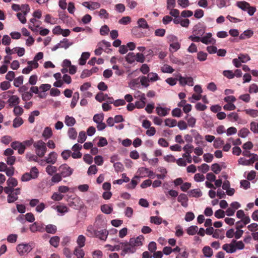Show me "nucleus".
Masks as SVG:
<instances>
[{
  "label": "nucleus",
  "instance_id": "obj_29",
  "mask_svg": "<svg viewBox=\"0 0 258 258\" xmlns=\"http://www.w3.org/2000/svg\"><path fill=\"white\" fill-rule=\"evenodd\" d=\"M57 171V167L52 165H47L45 168L46 172L50 176H52L54 174L56 173Z\"/></svg>",
  "mask_w": 258,
  "mask_h": 258
},
{
  "label": "nucleus",
  "instance_id": "obj_52",
  "mask_svg": "<svg viewBox=\"0 0 258 258\" xmlns=\"http://www.w3.org/2000/svg\"><path fill=\"white\" fill-rule=\"evenodd\" d=\"M63 177L60 174V173H55L52 175L51 181L52 182L56 183H58L62 180Z\"/></svg>",
  "mask_w": 258,
  "mask_h": 258
},
{
  "label": "nucleus",
  "instance_id": "obj_53",
  "mask_svg": "<svg viewBox=\"0 0 258 258\" xmlns=\"http://www.w3.org/2000/svg\"><path fill=\"white\" fill-rule=\"evenodd\" d=\"M198 231V227L197 226L192 225L189 227L187 230V233L189 235H194Z\"/></svg>",
  "mask_w": 258,
  "mask_h": 258
},
{
  "label": "nucleus",
  "instance_id": "obj_54",
  "mask_svg": "<svg viewBox=\"0 0 258 258\" xmlns=\"http://www.w3.org/2000/svg\"><path fill=\"white\" fill-rule=\"evenodd\" d=\"M150 222L156 225H160L163 222V219L160 217L151 216L150 217Z\"/></svg>",
  "mask_w": 258,
  "mask_h": 258
},
{
  "label": "nucleus",
  "instance_id": "obj_55",
  "mask_svg": "<svg viewBox=\"0 0 258 258\" xmlns=\"http://www.w3.org/2000/svg\"><path fill=\"white\" fill-rule=\"evenodd\" d=\"M161 70L162 73L169 74H171L174 71V70L172 68V67L168 64H164L161 68Z\"/></svg>",
  "mask_w": 258,
  "mask_h": 258
},
{
  "label": "nucleus",
  "instance_id": "obj_24",
  "mask_svg": "<svg viewBox=\"0 0 258 258\" xmlns=\"http://www.w3.org/2000/svg\"><path fill=\"white\" fill-rule=\"evenodd\" d=\"M202 252L205 257L210 258L213 255V250L209 246H205L203 248Z\"/></svg>",
  "mask_w": 258,
  "mask_h": 258
},
{
  "label": "nucleus",
  "instance_id": "obj_45",
  "mask_svg": "<svg viewBox=\"0 0 258 258\" xmlns=\"http://www.w3.org/2000/svg\"><path fill=\"white\" fill-rule=\"evenodd\" d=\"M136 54L134 52H129L125 57V60L128 63H133L136 61Z\"/></svg>",
  "mask_w": 258,
  "mask_h": 258
},
{
  "label": "nucleus",
  "instance_id": "obj_18",
  "mask_svg": "<svg viewBox=\"0 0 258 258\" xmlns=\"http://www.w3.org/2000/svg\"><path fill=\"white\" fill-rule=\"evenodd\" d=\"M177 201L180 203L182 206L187 207L188 206V198L185 194H180L177 198Z\"/></svg>",
  "mask_w": 258,
  "mask_h": 258
},
{
  "label": "nucleus",
  "instance_id": "obj_60",
  "mask_svg": "<svg viewBox=\"0 0 258 258\" xmlns=\"http://www.w3.org/2000/svg\"><path fill=\"white\" fill-rule=\"evenodd\" d=\"M104 119V114L103 113L96 114L94 115L93 120L96 123L102 122Z\"/></svg>",
  "mask_w": 258,
  "mask_h": 258
},
{
  "label": "nucleus",
  "instance_id": "obj_59",
  "mask_svg": "<svg viewBox=\"0 0 258 258\" xmlns=\"http://www.w3.org/2000/svg\"><path fill=\"white\" fill-rule=\"evenodd\" d=\"M188 116H189V115L187 114L186 115V116L185 117V119H186L187 122V124L189 126H190L191 127H193L195 126L196 122V119L192 116H191V117L188 118Z\"/></svg>",
  "mask_w": 258,
  "mask_h": 258
},
{
  "label": "nucleus",
  "instance_id": "obj_50",
  "mask_svg": "<svg viewBox=\"0 0 258 258\" xmlns=\"http://www.w3.org/2000/svg\"><path fill=\"white\" fill-rule=\"evenodd\" d=\"M59 240L60 238L58 236H54L50 239L49 243L52 246H54V247H57L58 245Z\"/></svg>",
  "mask_w": 258,
  "mask_h": 258
},
{
  "label": "nucleus",
  "instance_id": "obj_2",
  "mask_svg": "<svg viewBox=\"0 0 258 258\" xmlns=\"http://www.w3.org/2000/svg\"><path fill=\"white\" fill-rule=\"evenodd\" d=\"M36 155L39 157H43L46 151V144L42 140H39L33 144Z\"/></svg>",
  "mask_w": 258,
  "mask_h": 258
},
{
  "label": "nucleus",
  "instance_id": "obj_8",
  "mask_svg": "<svg viewBox=\"0 0 258 258\" xmlns=\"http://www.w3.org/2000/svg\"><path fill=\"white\" fill-rule=\"evenodd\" d=\"M201 42L206 45L214 44L216 43V40L212 37V33L209 32L201 37Z\"/></svg>",
  "mask_w": 258,
  "mask_h": 258
},
{
  "label": "nucleus",
  "instance_id": "obj_33",
  "mask_svg": "<svg viewBox=\"0 0 258 258\" xmlns=\"http://www.w3.org/2000/svg\"><path fill=\"white\" fill-rule=\"evenodd\" d=\"M137 24L139 28L143 29H148L149 28L147 21L144 18H140L138 19Z\"/></svg>",
  "mask_w": 258,
  "mask_h": 258
},
{
  "label": "nucleus",
  "instance_id": "obj_61",
  "mask_svg": "<svg viewBox=\"0 0 258 258\" xmlns=\"http://www.w3.org/2000/svg\"><path fill=\"white\" fill-rule=\"evenodd\" d=\"M227 117L230 121L232 122H235L238 120L239 115L236 112H231L228 114Z\"/></svg>",
  "mask_w": 258,
  "mask_h": 258
},
{
  "label": "nucleus",
  "instance_id": "obj_46",
  "mask_svg": "<svg viewBox=\"0 0 258 258\" xmlns=\"http://www.w3.org/2000/svg\"><path fill=\"white\" fill-rule=\"evenodd\" d=\"M180 48V44L178 41H176L174 43H171L170 44L169 49L170 51L172 52H174L179 49Z\"/></svg>",
  "mask_w": 258,
  "mask_h": 258
},
{
  "label": "nucleus",
  "instance_id": "obj_37",
  "mask_svg": "<svg viewBox=\"0 0 258 258\" xmlns=\"http://www.w3.org/2000/svg\"><path fill=\"white\" fill-rule=\"evenodd\" d=\"M61 41V48L67 49L70 46L73 44V42L70 41L67 38H63Z\"/></svg>",
  "mask_w": 258,
  "mask_h": 258
},
{
  "label": "nucleus",
  "instance_id": "obj_16",
  "mask_svg": "<svg viewBox=\"0 0 258 258\" xmlns=\"http://www.w3.org/2000/svg\"><path fill=\"white\" fill-rule=\"evenodd\" d=\"M191 132L195 133L194 139L196 144L199 146H204L203 137L195 130H191Z\"/></svg>",
  "mask_w": 258,
  "mask_h": 258
},
{
  "label": "nucleus",
  "instance_id": "obj_10",
  "mask_svg": "<svg viewBox=\"0 0 258 258\" xmlns=\"http://www.w3.org/2000/svg\"><path fill=\"white\" fill-rule=\"evenodd\" d=\"M82 5L91 11L98 9L101 6L99 3L93 1L84 2L82 4Z\"/></svg>",
  "mask_w": 258,
  "mask_h": 258
},
{
  "label": "nucleus",
  "instance_id": "obj_42",
  "mask_svg": "<svg viewBox=\"0 0 258 258\" xmlns=\"http://www.w3.org/2000/svg\"><path fill=\"white\" fill-rule=\"evenodd\" d=\"M140 80V83L142 86L147 88L149 86V82H150V80L146 76H143L139 78Z\"/></svg>",
  "mask_w": 258,
  "mask_h": 258
},
{
  "label": "nucleus",
  "instance_id": "obj_57",
  "mask_svg": "<svg viewBox=\"0 0 258 258\" xmlns=\"http://www.w3.org/2000/svg\"><path fill=\"white\" fill-rule=\"evenodd\" d=\"M238 58L242 63H245L250 60V57L247 54L240 53Z\"/></svg>",
  "mask_w": 258,
  "mask_h": 258
},
{
  "label": "nucleus",
  "instance_id": "obj_25",
  "mask_svg": "<svg viewBox=\"0 0 258 258\" xmlns=\"http://www.w3.org/2000/svg\"><path fill=\"white\" fill-rule=\"evenodd\" d=\"M205 29L201 26L196 25L194 27L193 30L194 34L202 36L205 33Z\"/></svg>",
  "mask_w": 258,
  "mask_h": 258
},
{
  "label": "nucleus",
  "instance_id": "obj_19",
  "mask_svg": "<svg viewBox=\"0 0 258 258\" xmlns=\"http://www.w3.org/2000/svg\"><path fill=\"white\" fill-rule=\"evenodd\" d=\"M170 109L167 107H162L158 106L156 108V111L158 115L165 116L168 114Z\"/></svg>",
  "mask_w": 258,
  "mask_h": 258
},
{
  "label": "nucleus",
  "instance_id": "obj_49",
  "mask_svg": "<svg viewBox=\"0 0 258 258\" xmlns=\"http://www.w3.org/2000/svg\"><path fill=\"white\" fill-rule=\"evenodd\" d=\"M147 77L150 79L151 82H156L160 79L158 74L153 72L149 73Z\"/></svg>",
  "mask_w": 258,
  "mask_h": 258
},
{
  "label": "nucleus",
  "instance_id": "obj_14",
  "mask_svg": "<svg viewBox=\"0 0 258 258\" xmlns=\"http://www.w3.org/2000/svg\"><path fill=\"white\" fill-rule=\"evenodd\" d=\"M57 158V155L56 153L52 151L45 157V162L48 164H54L56 162Z\"/></svg>",
  "mask_w": 258,
  "mask_h": 258
},
{
  "label": "nucleus",
  "instance_id": "obj_13",
  "mask_svg": "<svg viewBox=\"0 0 258 258\" xmlns=\"http://www.w3.org/2000/svg\"><path fill=\"white\" fill-rule=\"evenodd\" d=\"M24 7H26V11L23 13H18L17 16L18 19L22 24H25L26 22V16L30 11V8L28 5H24Z\"/></svg>",
  "mask_w": 258,
  "mask_h": 258
},
{
  "label": "nucleus",
  "instance_id": "obj_47",
  "mask_svg": "<svg viewBox=\"0 0 258 258\" xmlns=\"http://www.w3.org/2000/svg\"><path fill=\"white\" fill-rule=\"evenodd\" d=\"M45 230L48 233L54 234L57 231V227L54 225L48 224L46 226Z\"/></svg>",
  "mask_w": 258,
  "mask_h": 258
},
{
  "label": "nucleus",
  "instance_id": "obj_28",
  "mask_svg": "<svg viewBox=\"0 0 258 258\" xmlns=\"http://www.w3.org/2000/svg\"><path fill=\"white\" fill-rule=\"evenodd\" d=\"M76 119L72 116L66 115L64 119V123L68 126L72 127L76 123Z\"/></svg>",
  "mask_w": 258,
  "mask_h": 258
},
{
  "label": "nucleus",
  "instance_id": "obj_20",
  "mask_svg": "<svg viewBox=\"0 0 258 258\" xmlns=\"http://www.w3.org/2000/svg\"><path fill=\"white\" fill-rule=\"evenodd\" d=\"M222 248L223 250L226 251L227 253H232L236 251V248L234 244L232 243L225 244L223 245Z\"/></svg>",
  "mask_w": 258,
  "mask_h": 258
},
{
  "label": "nucleus",
  "instance_id": "obj_48",
  "mask_svg": "<svg viewBox=\"0 0 258 258\" xmlns=\"http://www.w3.org/2000/svg\"><path fill=\"white\" fill-rule=\"evenodd\" d=\"M24 77L23 76H19L14 79V85L17 88H19L23 83Z\"/></svg>",
  "mask_w": 258,
  "mask_h": 258
},
{
  "label": "nucleus",
  "instance_id": "obj_43",
  "mask_svg": "<svg viewBox=\"0 0 258 258\" xmlns=\"http://www.w3.org/2000/svg\"><path fill=\"white\" fill-rule=\"evenodd\" d=\"M244 112L246 114L249 115L252 117H256L258 116V110L253 109H246Z\"/></svg>",
  "mask_w": 258,
  "mask_h": 258
},
{
  "label": "nucleus",
  "instance_id": "obj_38",
  "mask_svg": "<svg viewBox=\"0 0 258 258\" xmlns=\"http://www.w3.org/2000/svg\"><path fill=\"white\" fill-rule=\"evenodd\" d=\"M86 237L83 235H79L77 239V243L78 247H84L85 244Z\"/></svg>",
  "mask_w": 258,
  "mask_h": 258
},
{
  "label": "nucleus",
  "instance_id": "obj_22",
  "mask_svg": "<svg viewBox=\"0 0 258 258\" xmlns=\"http://www.w3.org/2000/svg\"><path fill=\"white\" fill-rule=\"evenodd\" d=\"M102 212L105 214H110L113 211L112 204H104L100 208Z\"/></svg>",
  "mask_w": 258,
  "mask_h": 258
},
{
  "label": "nucleus",
  "instance_id": "obj_30",
  "mask_svg": "<svg viewBox=\"0 0 258 258\" xmlns=\"http://www.w3.org/2000/svg\"><path fill=\"white\" fill-rule=\"evenodd\" d=\"M52 136V132L51 128L49 127H46L42 133V137L45 140H46L50 138Z\"/></svg>",
  "mask_w": 258,
  "mask_h": 258
},
{
  "label": "nucleus",
  "instance_id": "obj_34",
  "mask_svg": "<svg viewBox=\"0 0 258 258\" xmlns=\"http://www.w3.org/2000/svg\"><path fill=\"white\" fill-rule=\"evenodd\" d=\"M82 248V247L76 246L75 248L74 254L77 256V258H83L85 255V252Z\"/></svg>",
  "mask_w": 258,
  "mask_h": 258
},
{
  "label": "nucleus",
  "instance_id": "obj_32",
  "mask_svg": "<svg viewBox=\"0 0 258 258\" xmlns=\"http://www.w3.org/2000/svg\"><path fill=\"white\" fill-rule=\"evenodd\" d=\"M249 5V4L245 1L237 2L236 3V6L244 11H247V9L248 8Z\"/></svg>",
  "mask_w": 258,
  "mask_h": 258
},
{
  "label": "nucleus",
  "instance_id": "obj_51",
  "mask_svg": "<svg viewBox=\"0 0 258 258\" xmlns=\"http://www.w3.org/2000/svg\"><path fill=\"white\" fill-rule=\"evenodd\" d=\"M165 124L170 127H173L177 125V121L174 119L166 118L165 120Z\"/></svg>",
  "mask_w": 258,
  "mask_h": 258
},
{
  "label": "nucleus",
  "instance_id": "obj_6",
  "mask_svg": "<svg viewBox=\"0 0 258 258\" xmlns=\"http://www.w3.org/2000/svg\"><path fill=\"white\" fill-rule=\"evenodd\" d=\"M106 224L101 215H98L93 225L89 226H94L95 229H99L101 228H106Z\"/></svg>",
  "mask_w": 258,
  "mask_h": 258
},
{
  "label": "nucleus",
  "instance_id": "obj_17",
  "mask_svg": "<svg viewBox=\"0 0 258 258\" xmlns=\"http://www.w3.org/2000/svg\"><path fill=\"white\" fill-rule=\"evenodd\" d=\"M250 222V219L249 217H245L244 219H241L236 222V229H240L244 227L246 225Z\"/></svg>",
  "mask_w": 258,
  "mask_h": 258
},
{
  "label": "nucleus",
  "instance_id": "obj_4",
  "mask_svg": "<svg viewBox=\"0 0 258 258\" xmlns=\"http://www.w3.org/2000/svg\"><path fill=\"white\" fill-rule=\"evenodd\" d=\"M120 245L122 249L121 255L124 256L126 253H134L137 250V248L131 243L130 240L128 242H120Z\"/></svg>",
  "mask_w": 258,
  "mask_h": 258
},
{
  "label": "nucleus",
  "instance_id": "obj_23",
  "mask_svg": "<svg viewBox=\"0 0 258 258\" xmlns=\"http://www.w3.org/2000/svg\"><path fill=\"white\" fill-rule=\"evenodd\" d=\"M90 54L88 52H84L82 53L81 57L79 59V63L81 66L86 64V60L90 57Z\"/></svg>",
  "mask_w": 258,
  "mask_h": 258
},
{
  "label": "nucleus",
  "instance_id": "obj_36",
  "mask_svg": "<svg viewBox=\"0 0 258 258\" xmlns=\"http://www.w3.org/2000/svg\"><path fill=\"white\" fill-rule=\"evenodd\" d=\"M57 212L59 213L61 215H63L69 212L68 208L64 205L57 206L55 208Z\"/></svg>",
  "mask_w": 258,
  "mask_h": 258
},
{
  "label": "nucleus",
  "instance_id": "obj_64",
  "mask_svg": "<svg viewBox=\"0 0 258 258\" xmlns=\"http://www.w3.org/2000/svg\"><path fill=\"white\" fill-rule=\"evenodd\" d=\"M207 53L201 51L197 53V58L200 61H204L207 59Z\"/></svg>",
  "mask_w": 258,
  "mask_h": 258
},
{
  "label": "nucleus",
  "instance_id": "obj_1",
  "mask_svg": "<svg viewBox=\"0 0 258 258\" xmlns=\"http://www.w3.org/2000/svg\"><path fill=\"white\" fill-rule=\"evenodd\" d=\"M86 232L88 236L95 237L102 241L106 240L109 234V232L106 228L98 230V229H95L94 226H88L87 227Z\"/></svg>",
  "mask_w": 258,
  "mask_h": 258
},
{
  "label": "nucleus",
  "instance_id": "obj_11",
  "mask_svg": "<svg viewBox=\"0 0 258 258\" xmlns=\"http://www.w3.org/2000/svg\"><path fill=\"white\" fill-rule=\"evenodd\" d=\"M11 146L13 149L17 150L18 153L20 155L23 154L25 151V147L23 146L21 142L19 141L13 142L11 144Z\"/></svg>",
  "mask_w": 258,
  "mask_h": 258
},
{
  "label": "nucleus",
  "instance_id": "obj_7",
  "mask_svg": "<svg viewBox=\"0 0 258 258\" xmlns=\"http://www.w3.org/2000/svg\"><path fill=\"white\" fill-rule=\"evenodd\" d=\"M178 81L179 84L181 86H185L186 85L189 86H194V80L193 78L191 77H182L181 75L178 76Z\"/></svg>",
  "mask_w": 258,
  "mask_h": 258
},
{
  "label": "nucleus",
  "instance_id": "obj_31",
  "mask_svg": "<svg viewBox=\"0 0 258 258\" xmlns=\"http://www.w3.org/2000/svg\"><path fill=\"white\" fill-rule=\"evenodd\" d=\"M57 19L52 17L50 15L47 14L45 17L44 22L51 25L57 24Z\"/></svg>",
  "mask_w": 258,
  "mask_h": 258
},
{
  "label": "nucleus",
  "instance_id": "obj_26",
  "mask_svg": "<svg viewBox=\"0 0 258 258\" xmlns=\"http://www.w3.org/2000/svg\"><path fill=\"white\" fill-rule=\"evenodd\" d=\"M188 194L190 197L199 198L202 196V192L199 188L191 189Z\"/></svg>",
  "mask_w": 258,
  "mask_h": 258
},
{
  "label": "nucleus",
  "instance_id": "obj_41",
  "mask_svg": "<svg viewBox=\"0 0 258 258\" xmlns=\"http://www.w3.org/2000/svg\"><path fill=\"white\" fill-rule=\"evenodd\" d=\"M108 98V95L107 94H104L102 92H99L95 96V99L99 102H102L103 101L107 100Z\"/></svg>",
  "mask_w": 258,
  "mask_h": 258
},
{
  "label": "nucleus",
  "instance_id": "obj_56",
  "mask_svg": "<svg viewBox=\"0 0 258 258\" xmlns=\"http://www.w3.org/2000/svg\"><path fill=\"white\" fill-rule=\"evenodd\" d=\"M139 178V177L138 176H135L132 179L131 183L126 185V188L127 189H134L138 184V182L137 180H135V178Z\"/></svg>",
  "mask_w": 258,
  "mask_h": 258
},
{
  "label": "nucleus",
  "instance_id": "obj_27",
  "mask_svg": "<svg viewBox=\"0 0 258 258\" xmlns=\"http://www.w3.org/2000/svg\"><path fill=\"white\" fill-rule=\"evenodd\" d=\"M253 34V31L250 29L245 30L239 36V39L241 40L245 39L251 37Z\"/></svg>",
  "mask_w": 258,
  "mask_h": 258
},
{
  "label": "nucleus",
  "instance_id": "obj_15",
  "mask_svg": "<svg viewBox=\"0 0 258 258\" xmlns=\"http://www.w3.org/2000/svg\"><path fill=\"white\" fill-rule=\"evenodd\" d=\"M7 102L9 103V106L10 107H14L15 106L19 105L20 102V99L17 95H12L9 97Z\"/></svg>",
  "mask_w": 258,
  "mask_h": 258
},
{
  "label": "nucleus",
  "instance_id": "obj_5",
  "mask_svg": "<svg viewBox=\"0 0 258 258\" xmlns=\"http://www.w3.org/2000/svg\"><path fill=\"white\" fill-rule=\"evenodd\" d=\"M58 171L63 178L70 176L73 173L74 170L67 164L61 165L58 169Z\"/></svg>",
  "mask_w": 258,
  "mask_h": 258
},
{
  "label": "nucleus",
  "instance_id": "obj_21",
  "mask_svg": "<svg viewBox=\"0 0 258 258\" xmlns=\"http://www.w3.org/2000/svg\"><path fill=\"white\" fill-rule=\"evenodd\" d=\"M30 230L32 232H42L43 231L44 228L42 225L38 224L37 222H34L30 225Z\"/></svg>",
  "mask_w": 258,
  "mask_h": 258
},
{
  "label": "nucleus",
  "instance_id": "obj_39",
  "mask_svg": "<svg viewBox=\"0 0 258 258\" xmlns=\"http://www.w3.org/2000/svg\"><path fill=\"white\" fill-rule=\"evenodd\" d=\"M79 99V93L78 92H75L73 96V98L70 105V106L72 108H74L76 106Z\"/></svg>",
  "mask_w": 258,
  "mask_h": 258
},
{
  "label": "nucleus",
  "instance_id": "obj_9",
  "mask_svg": "<svg viewBox=\"0 0 258 258\" xmlns=\"http://www.w3.org/2000/svg\"><path fill=\"white\" fill-rule=\"evenodd\" d=\"M82 145L77 143L75 144L72 148L73 153H71V156L74 159L80 158L82 156V153L80 150L82 149Z\"/></svg>",
  "mask_w": 258,
  "mask_h": 258
},
{
  "label": "nucleus",
  "instance_id": "obj_35",
  "mask_svg": "<svg viewBox=\"0 0 258 258\" xmlns=\"http://www.w3.org/2000/svg\"><path fill=\"white\" fill-rule=\"evenodd\" d=\"M213 237L215 238L222 239L224 238L223 229H216L213 234Z\"/></svg>",
  "mask_w": 258,
  "mask_h": 258
},
{
  "label": "nucleus",
  "instance_id": "obj_12",
  "mask_svg": "<svg viewBox=\"0 0 258 258\" xmlns=\"http://www.w3.org/2000/svg\"><path fill=\"white\" fill-rule=\"evenodd\" d=\"M144 237L143 235H140L136 238H131L130 239L131 243L136 247L138 248L143 245Z\"/></svg>",
  "mask_w": 258,
  "mask_h": 258
},
{
  "label": "nucleus",
  "instance_id": "obj_3",
  "mask_svg": "<svg viewBox=\"0 0 258 258\" xmlns=\"http://www.w3.org/2000/svg\"><path fill=\"white\" fill-rule=\"evenodd\" d=\"M32 243H22L17 246V251L20 255H24L30 252L33 249Z\"/></svg>",
  "mask_w": 258,
  "mask_h": 258
},
{
  "label": "nucleus",
  "instance_id": "obj_40",
  "mask_svg": "<svg viewBox=\"0 0 258 258\" xmlns=\"http://www.w3.org/2000/svg\"><path fill=\"white\" fill-rule=\"evenodd\" d=\"M68 135L71 140H75L77 138V132L74 127H70L68 131Z\"/></svg>",
  "mask_w": 258,
  "mask_h": 258
},
{
  "label": "nucleus",
  "instance_id": "obj_62",
  "mask_svg": "<svg viewBox=\"0 0 258 258\" xmlns=\"http://www.w3.org/2000/svg\"><path fill=\"white\" fill-rule=\"evenodd\" d=\"M23 123V120L21 117H16L13 120V126L14 128L20 126Z\"/></svg>",
  "mask_w": 258,
  "mask_h": 258
},
{
  "label": "nucleus",
  "instance_id": "obj_63",
  "mask_svg": "<svg viewBox=\"0 0 258 258\" xmlns=\"http://www.w3.org/2000/svg\"><path fill=\"white\" fill-rule=\"evenodd\" d=\"M13 112L15 115L20 116L23 113L24 110L20 106L17 105L14 107Z\"/></svg>",
  "mask_w": 258,
  "mask_h": 258
},
{
  "label": "nucleus",
  "instance_id": "obj_58",
  "mask_svg": "<svg viewBox=\"0 0 258 258\" xmlns=\"http://www.w3.org/2000/svg\"><path fill=\"white\" fill-rule=\"evenodd\" d=\"M250 129L254 134H258V120L256 121H252L250 123Z\"/></svg>",
  "mask_w": 258,
  "mask_h": 258
},
{
  "label": "nucleus",
  "instance_id": "obj_44",
  "mask_svg": "<svg viewBox=\"0 0 258 258\" xmlns=\"http://www.w3.org/2000/svg\"><path fill=\"white\" fill-rule=\"evenodd\" d=\"M249 133L250 132L247 128L243 127L239 131L238 136L241 138H245Z\"/></svg>",
  "mask_w": 258,
  "mask_h": 258
}]
</instances>
